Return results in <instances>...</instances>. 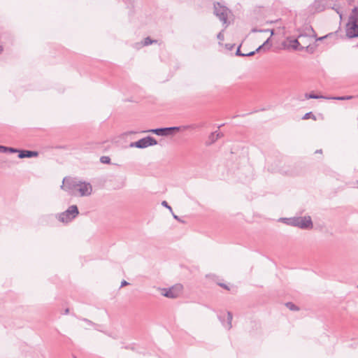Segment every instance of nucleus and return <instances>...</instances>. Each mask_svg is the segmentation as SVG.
<instances>
[{
	"mask_svg": "<svg viewBox=\"0 0 358 358\" xmlns=\"http://www.w3.org/2000/svg\"><path fill=\"white\" fill-rule=\"evenodd\" d=\"M157 144V141L154 137H152L151 136H145L144 138L139 139L137 141L131 143L130 147H131V148L135 147V148H137L139 149H143V148H146L149 146L155 145Z\"/></svg>",
	"mask_w": 358,
	"mask_h": 358,
	"instance_id": "39448f33",
	"label": "nucleus"
},
{
	"mask_svg": "<svg viewBox=\"0 0 358 358\" xmlns=\"http://www.w3.org/2000/svg\"><path fill=\"white\" fill-rule=\"evenodd\" d=\"M252 32H257V31H262V30H257V29H253L252 30Z\"/></svg>",
	"mask_w": 358,
	"mask_h": 358,
	"instance_id": "4c0bfd02",
	"label": "nucleus"
},
{
	"mask_svg": "<svg viewBox=\"0 0 358 358\" xmlns=\"http://www.w3.org/2000/svg\"><path fill=\"white\" fill-rule=\"evenodd\" d=\"M2 51H3V47L1 45H0V54L1 53Z\"/></svg>",
	"mask_w": 358,
	"mask_h": 358,
	"instance_id": "ea45409f",
	"label": "nucleus"
},
{
	"mask_svg": "<svg viewBox=\"0 0 358 358\" xmlns=\"http://www.w3.org/2000/svg\"><path fill=\"white\" fill-rule=\"evenodd\" d=\"M352 98H353L352 96H342L332 97L331 99H336V100L343 101V100H350V99H352Z\"/></svg>",
	"mask_w": 358,
	"mask_h": 358,
	"instance_id": "b1692460",
	"label": "nucleus"
},
{
	"mask_svg": "<svg viewBox=\"0 0 358 358\" xmlns=\"http://www.w3.org/2000/svg\"><path fill=\"white\" fill-rule=\"evenodd\" d=\"M216 132H212L208 136V141L206 143L207 145H211L214 143L218 138L215 136Z\"/></svg>",
	"mask_w": 358,
	"mask_h": 358,
	"instance_id": "a211bd4d",
	"label": "nucleus"
},
{
	"mask_svg": "<svg viewBox=\"0 0 358 358\" xmlns=\"http://www.w3.org/2000/svg\"><path fill=\"white\" fill-rule=\"evenodd\" d=\"M69 309L67 308H66V309H65V310H64V314H66H66H68V313H69Z\"/></svg>",
	"mask_w": 358,
	"mask_h": 358,
	"instance_id": "e433bc0d",
	"label": "nucleus"
},
{
	"mask_svg": "<svg viewBox=\"0 0 358 358\" xmlns=\"http://www.w3.org/2000/svg\"><path fill=\"white\" fill-rule=\"evenodd\" d=\"M271 35H273V31L271 30Z\"/></svg>",
	"mask_w": 358,
	"mask_h": 358,
	"instance_id": "c03bdc74",
	"label": "nucleus"
},
{
	"mask_svg": "<svg viewBox=\"0 0 358 358\" xmlns=\"http://www.w3.org/2000/svg\"><path fill=\"white\" fill-rule=\"evenodd\" d=\"M305 97L306 99H325V97L324 96H322V95H318V94H315L314 92H310V93H306L305 94Z\"/></svg>",
	"mask_w": 358,
	"mask_h": 358,
	"instance_id": "f3484780",
	"label": "nucleus"
},
{
	"mask_svg": "<svg viewBox=\"0 0 358 358\" xmlns=\"http://www.w3.org/2000/svg\"><path fill=\"white\" fill-rule=\"evenodd\" d=\"M171 213H172L173 217V218L175 220H178V221L180 222H182V223L184 222V221L182 220L178 215H175L173 212H171Z\"/></svg>",
	"mask_w": 358,
	"mask_h": 358,
	"instance_id": "7c9ffc66",
	"label": "nucleus"
},
{
	"mask_svg": "<svg viewBox=\"0 0 358 358\" xmlns=\"http://www.w3.org/2000/svg\"><path fill=\"white\" fill-rule=\"evenodd\" d=\"M235 46V44H226V47L229 49V50H232L234 48V47Z\"/></svg>",
	"mask_w": 358,
	"mask_h": 358,
	"instance_id": "473e14b6",
	"label": "nucleus"
},
{
	"mask_svg": "<svg viewBox=\"0 0 358 358\" xmlns=\"http://www.w3.org/2000/svg\"><path fill=\"white\" fill-rule=\"evenodd\" d=\"M182 289V286L181 285H176L169 289H164L162 295L169 299H175L180 295Z\"/></svg>",
	"mask_w": 358,
	"mask_h": 358,
	"instance_id": "0eeeda50",
	"label": "nucleus"
},
{
	"mask_svg": "<svg viewBox=\"0 0 358 358\" xmlns=\"http://www.w3.org/2000/svg\"><path fill=\"white\" fill-rule=\"evenodd\" d=\"M316 153H322V150L320 149V150H317L315 151Z\"/></svg>",
	"mask_w": 358,
	"mask_h": 358,
	"instance_id": "58836bf2",
	"label": "nucleus"
},
{
	"mask_svg": "<svg viewBox=\"0 0 358 358\" xmlns=\"http://www.w3.org/2000/svg\"><path fill=\"white\" fill-rule=\"evenodd\" d=\"M229 10L226 6L222 5L219 2L214 3V14L222 22L223 24H226L225 27H227V18Z\"/></svg>",
	"mask_w": 358,
	"mask_h": 358,
	"instance_id": "20e7f679",
	"label": "nucleus"
},
{
	"mask_svg": "<svg viewBox=\"0 0 358 358\" xmlns=\"http://www.w3.org/2000/svg\"><path fill=\"white\" fill-rule=\"evenodd\" d=\"M281 220L288 225L297 227L301 229H310L313 227L310 216L281 218Z\"/></svg>",
	"mask_w": 358,
	"mask_h": 358,
	"instance_id": "f257e3e1",
	"label": "nucleus"
},
{
	"mask_svg": "<svg viewBox=\"0 0 358 358\" xmlns=\"http://www.w3.org/2000/svg\"><path fill=\"white\" fill-rule=\"evenodd\" d=\"M307 30L308 31V33H306V34H300L299 36H298V38L299 39V42L301 43V45L306 46V45H308V42L310 41H311V36L310 35V33L312 32L313 34V36H315V31L313 29V28L312 27H309L307 28Z\"/></svg>",
	"mask_w": 358,
	"mask_h": 358,
	"instance_id": "9b49d317",
	"label": "nucleus"
},
{
	"mask_svg": "<svg viewBox=\"0 0 358 358\" xmlns=\"http://www.w3.org/2000/svg\"><path fill=\"white\" fill-rule=\"evenodd\" d=\"M85 321L86 322H91L90 320H88L87 319H85Z\"/></svg>",
	"mask_w": 358,
	"mask_h": 358,
	"instance_id": "79ce46f5",
	"label": "nucleus"
},
{
	"mask_svg": "<svg viewBox=\"0 0 358 358\" xmlns=\"http://www.w3.org/2000/svg\"><path fill=\"white\" fill-rule=\"evenodd\" d=\"M217 317L220 322L227 329L229 330L231 329L233 315L231 312L228 311L227 313H221L218 315Z\"/></svg>",
	"mask_w": 358,
	"mask_h": 358,
	"instance_id": "6e6552de",
	"label": "nucleus"
},
{
	"mask_svg": "<svg viewBox=\"0 0 358 358\" xmlns=\"http://www.w3.org/2000/svg\"><path fill=\"white\" fill-rule=\"evenodd\" d=\"M162 205L168 208L171 212H173L172 208L169 205V203L166 201H163L162 202Z\"/></svg>",
	"mask_w": 358,
	"mask_h": 358,
	"instance_id": "c85d7f7f",
	"label": "nucleus"
},
{
	"mask_svg": "<svg viewBox=\"0 0 358 358\" xmlns=\"http://www.w3.org/2000/svg\"><path fill=\"white\" fill-rule=\"evenodd\" d=\"M285 306L290 310L296 311L299 310V308L292 302H287Z\"/></svg>",
	"mask_w": 358,
	"mask_h": 358,
	"instance_id": "aec40b11",
	"label": "nucleus"
},
{
	"mask_svg": "<svg viewBox=\"0 0 358 358\" xmlns=\"http://www.w3.org/2000/svg\"><path fill=\"white\" fill-rule=\"evenodd\" d=\"M38 155V152L37 151L29 150H20L18 157L20 159L23 158H31L36 157Z\"/></svg>",
	"mask_w": 358,
	"mask_h": 358,
	"instance_id": "4468645a",
	"label": "nucleus"
},
{
	"mask_svg": "<svg viewBox=\"0 0 358 358\" xmlns=\"http://www.w3.org/2000/svg\"><path fill=\"white\" fill-rule=\"evenodd\" d=\"M313 119V120H316L317 118L315 115L312 112L306 113L303 117L302 120H308V119Z\"/></svg>",
	"mask_w": 358,
	"mask_h": 358,
	"instance_id": "412c9836",
	"label": "nucleus"
},
{
	"mask_svg": "<svg viewBox=\"0 0 358 358\" xmlns=\"http://www.w3.org/2000/svg\"><path fill=\"white\" fill-rule=\"evenodd\" d=\"M346 27V36L348 38L358 37V23L348 22Z\"/></svg>",
	"mask_w": 358,
	"mask_h": 358,
	"instance_id": "9d476101",
	"label": "nucleus"
},
{
	"mask_svg": "<svg viewBox=\"0 0 358 358\" xmlns=\"http://www.w3.org/2000/svg\"><path fill=\"white\" fill-rule=\"evenodd\" d=\"M357 287H358V285H357Z\"/></svg>",
	"mask_w": 358,
	"mask_h": 358,
	"instance_id": "de8ad7c7",
	"label": "nucleus"
},
{
	"mask_svg": "<svg viewBox=\"0 0 358 358\" xmlns=\"http://www.w3.org/2000/svg\"><path fill=\"white\" fill-rule=\"evenodd\" d=\"M332 34H327L326 36H322V37H320V38H317L316 39V41H323L324 39L325 38H327L329 36H331Z\"/></svg>",
	"mask_w": 358,
	"mask_h": 358,
	"instance_id": "c756f323",
	"label": "nucleus"
},
{
	"mask_svg": "<svg viewBox=\"0 0 358 358\" xmlns=\"http://www.w3.org/2000/svg\"><path fill=\"white\" fill-rule=\"evenodd\" d=\"M129 285V282H127L126 280H122V282H121V287H124L125 285Z\"/></svg>",
	"mask_w": 358,
	"mask_h": 358,
	"instance_id": "f704fd0d",
	"label": "nucleus"
},
{
	"mask_svg": "<svg viewBox=\"0 0 358 358\" xmlns=\"http://www.w3.org/2000/svg\"><path fill=\"white\" fill-rule=\"evenodd\" d=\"M100 162L102 164H110V158L108 156H101L100 157Z\"/></svg>",
	"mask_w": 358,
	"mask_h": 358,
	"instance_id": "5701e85b",
	"label": "nucleus"
},
{
	"mask_svg": "<svg viewBox=\"0 0 358 358\" xmlns=\"http://www.w3.org/2000/svg\"><path fill=\"white\" fill-rule=\"evenodd\" d=\"M217 285L220 286L221 287L227 289V290H229V286L225 284V283H222V282H216Z\"/></svg>",
	"mask_w": 358,
	"mask_h": 358,
	"instance_id": "a878e982",
	"label": "nucleus"
},
{
	"mask_svg": "<svg viewBox=\"0 0 358 358\" xmlns=\"http://www.w3.org/2000/svg\"><path fill=\"white\" fill-rule=\"evenodd\" d=\"M177 128L176 127H160L156 129H152L148 131L156 134L160 136H168L171 135H173L175 132L177 131Z\"/></svg>",
	"mask_w": 358,
	"mask_h": 358,
	"instance_id": "423d86ee",
	"label": "nucleus"
},
{
	"mask_svg": "<svg viewBox=\"0 0 358 358\" xmlns=\"http://www.w3.org/2000/svg\"><path fill=\"white\" fill-rule=\"evenodd\" d=\"M6 146L0 145V152L6 153Z\"/></svg>",
	"mask_w": 358,
	"mask_h": 358,
	"instance_id": "2f4dec72",
	"label": "nucleus"
},
{
	"mask_svg": "<svg viewBox=\"0 0 358 358\" xmlns=\"http://www.w3.org/2000/svg\"><path fill=\"white\" fill-rule=\"evenodd\" d=\"M287 42H289V46L291 47L294 50L302 51L304 50L305 46L301 45V43L299 42V38H294L293 37H287Z\"/></svg>",
	"mask_w": 358,
	"mask_h": 358,
	"instance_id": "ddd939ff",
	"label": "nucleus"
},
{
	"mask_svg": "<svg viewBox=\"0 0 358 358\" xmlns=\"http://www.w3.org/2000/svg\"><path fill=\"white\" fill-rule=\"evenodd\" d=\"M79 215V210L76 205L70 206L65 211L57 215L56 217L63 223H69Z\"/></svg>",
	"mask_w": 358,
	"mask_h": 358,
	"instance_id": "f03ea898",
	"label": "nucleus"
},
{
	"mask_svg": "<svg viewBox=\"0 0 358 358\" xmlns=\"http://www.w3.org/2000/svg\"><path fill=\"white\" fill-rule=\"evenodd\" d=\"M224 124H221L220 126H218V128H220L221 127H222Z\"/></svg>",
	"mask_w": 358,
	"mask_h": 358,
	"instance_id": "37998d69",
	"label": "nucleus"
},
{
	"mask_svg": "<svg viewBox=\"0 0 358 358\" xmlns=\"http://www.w3.org/2000/svg\"><path fill=\"white\" fill-rule=\"evenodd\" d=\"M337 13L340 15V17H342V14L340 13L338 10H337Z\"/></svg>",
	"mask_w": 358,
	"mask_h": 358,
	"instance_id": "a19ab883",
	"label": "nucleus"
},
{
	"mask_svg": "<svg viewBox=\"0 0 358 358\" xmlns=\"http://www.w3.org/2000/svg\"><path fill=\"white\" fill-rule=\"evenodd\" d=\"M20 149L12 148V147H7L6 150V153L10 152V153H18L19 154Z\"/></svg>",
	"mask_w": 358,
	"mask_h": 358,
	"instance_id": "393cba45",
	"label": "nucleus"
},
{
	"mask_svg": "<svg viewBox=\"0 0 358 358\" xmlns=\"http://www.w3.org/2000/svg\"><path fill=\"white\" fill-rule=\"evenodd\" d=\"M201 126H203V124H187V125L178 126V127H176V128L178 129L176 131H185V130H188V129H195Z\"/></svg>",
	"mask_w": 358,
	"mask_h": 358,
	"instance_id": "dca6fc26",
	"label": "nucleus"
},
{
	"mask_svg": "<svg viewBox=\"0 0 358 358\" xmlns=\"http://www.w3.org/2000/svg\"><path fill=\"white\" fill-rule=\"evenodd\" d=\"M215 132H216L215 136H216V137H217V138H219L223 136V134L222 133L217 132V131Z\"/></svg>",
	"mask_w": 358,
	"mask_h": 358,
	"instance_id": "c9c22d12",
	"label": "nucleus"
},
{
	"mask_svg": "<svg viewBox=\"0 0 358 358\" xmlns=\"http://www.w3.org/2000/svg\"><path fill=\"white\" fill-rule=\"evenodd\" d=\"M316 46V45L308 44L305 46L304 50H306L307 52L313 54L315 51Z\"/></svg>",
	"mask_w": 358,
	"mask_h": 358,
	"instance_id": "6ab92c4d",
	"label": "nucleus"
},
{
	"mask_svg": "<svg viewBox=\"0 0 358 358\" xmlns=\"http://www.w3.org/2000/svg\"><path fill=\"white\" fill-rule=\"evenodd\" d=\"M73 358H77L76 357H74Z\"/></svg>",
	"mask_w": 358,
	"mask_h": 358,
	"instance_id": "a18cd8bd",
	"label": "nucleus"
},
{
	"mask_svg": "<svg viewBox=\"0 0 358 358\" xmlns=\"http://www.w3.org/2000/svg\"><path fill=\"white\" fill-rule=\"evenodd\" d=\"M241 45H240L238 47V48H237V50L236 51V56H239V57H244V53H242L241 51Z\"/></svg>",
	"mask_w": 358,
	"mask_h": 358,
	"instance_id": "bb28decb",
	"label": "nucleus"
},
{
	"mask_svg": "<svg viewBox=\"0 0 358 358\" xmlns=\"http://www.w3.org/2000/svg\"><path fill=\"white\" fill-rule=\"evenodd\" d=\"M92 192V186L90 182L80 181L77 192L81 196H90Z\"/></svg>",
	"mask_w": 358,
	"mask_h": 358,
	"instance_id": "1a4fd4ad",
	"label": "nucleus"
},
{
	"mask_svg": "<svg viewBox=\"0 0 358 358\" xmlns=\"http://www.w3.org/2000/svg\"><path fill=\"white\" fill-rule=\"evenodd\" d=\"M270 40H271V36L267 38L262 45H261L260 46H259L254 51H251L248 53H244V57H252L253 55H255L256 52H259L262 50H269L270 48L271 47V43H270Z\"/></svg>",
	"mask_w": 358,
	"mask_h": 358,
	"instance_id": "f8f14e48",
	"label": "nucleus"
},
{
	"mask_svg": "<svg viewBox=\"0 0 358 358\" xmlns=\"http://www.w3.org/2000/svg\"><path fill=\"white\" fill-rule=\"evenodd\" d=\"M206 278H212L213 280H215V278H217V276L213 274H208L206 275Z\"/></svg>",
	"mask_w": 358,
	"mask_h": 358,
	"instance_id": "72a5a7b5",
	"label": "nucleus"
},
{
	"mask_svg": "<svg viewBox=\"0 0 358 358\" xmlns=\"http://www.w3.org/2000/svg\"><path fill=\"white\" fill-rule=\"evenodd\" d=\"M80 180L76 178H71L65 177L63 179L61 188L67 192L69 194L75 195L77 193L78 187Z\"/></svg>",
	"mask_w": 358,
	"mask_h": 358,
	"instance_id": "7ed1b4c3",
	"label": "nucleus"
},
{
	"mask_svg": "<svg viewBox=\"0 0 358 358\" xmlns=\"http://www.w3.org/2000/svg\"><path fill=\"white\" fill-rule=\"evenodd\" d=\"M217 38L220 41H224V36L223 34V30L218 33V34L217 35Z\"/></svg>",
	"mask_w": 358,
	"mask_h": 358,
	"instance_id": "cd10ccee",
	"label": "nucleus"
},
{
	"mask_svg": "<svg viewBox=\"0 0 358 358\" xmlns=\"http://www.w3.org/2000/svg\"><path fill=\"white\" fill-rule=\"evenodd\" d=\"M348 22L358 23V6H355L349 16Z\"/></svg>",
	"mask_w": 358,
	"mask_h": 358,
	"instance_id": "2eb2a0df",
	"label": "nucleus"
},
{
	"mask_svg": "<svg viewBox=\"0 0 358 358\" xmlns=\"http://www.w3.org/2000/svg\"><path fill=\"white\" fill-rule=\"evenodd\" d=\"M357 183H358V180H357Z\"/></svg>",
	"mask_w": 358,
	"mask_h": 358,
	"instance_id": "49530a36",
	"label": "nucleus"
},
{
	"mask_svg": "<svg viewBox=\"0 0 358 358\" xmlns=\"http://www.w3.org/2000/svg\"><path fill=\"white\" fill-rule=\"evenodd\" d=\"M157 41L155 40H152L150 37H146L145 39H144V41H143V45L144 46H147V45H151L154 43H156Z\"/></svg>",
	"mask_w": 358,
	"mask_h": 358,
	"instance_id": "4be33fe9",
	"label": "nucleus"
}]
</instances>
